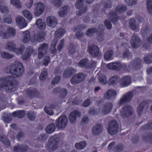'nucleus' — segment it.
<instances>
[{
	"label": "nucleus",
	"mask_w": 152,
	"mask_h": 152,
	"mask_svg": "<svg viewBox=\"0 0 152 152\" xmlns=\"http://www.w3.org/2000/svg\"><path fill=\"white\" fill-rule=\"evenodd\" d=\"M68 123L67 118L65 116H60L56 121L55 125L57 128L59 129L65 128L67 126Z\"/></svg>",
	"instance_id": "nucleus-6"
},
{
	"label": "nucleus",
	"mask_w": 152,
	"mask_h": 152,
	"mask_svg": "<svg viewBox=\"0 0 152 152\" xmlns=\"http://www.w3.org/2000/svg\"><path fill=\"white\" fill-rule=\"evenodd\" d=\"M134 94L132 91H129L124 94L118 102L120 105L126 102H128L132 99L133 97Z\"/></svg>",
	"instance_id": "nucleus-11"
},
{
	"label": "nucleus",
	"mask_w": 152,
	"mask_h": 152,
	"mask_svg": "<svg viewBox=\"0 0 152 152\" xmlns=\"http://www.w3.org/2000/svg\"><path fill=\"white\" fill-rule=\"evenodd\" d=\"M69 8L67 6H64L60 8L58 11V15L61 17H64L69 13Z\"/></svg>",
	"instance_id": "nucleus-20"
},
{
	"label": "nucleus",
	"mask_w": 152,
	"mask_h": 152,
	"mask_svg": "<svg viewBox=\"0 0 152 152\" xmlns=\"http://www.w3.org/2000/svg\"><path fill=\"white\" fill-rule=\"evenodd\" d=\"M149 108L148 102L146 101L141 102L139 107H138L137 112L139 115L142 113H145Z\"/></svg>",
	"instance_id": "nucleus-16"
},
{
	"label": "nucleus",
	"mask_w": 152,
	"mask_h": 152,
	"mask_svg": "<svg viewBox=\"0 0 152 152\" xmlns=\"http://www.w3.org/2000/svg\"><path fill=\"white\" fill-rule=\"evenodd\" d=\"M116 92L113 90H109L104 94V98L106 99H113L116 97Z\"/></svg>",
	"instance_id": "nucleus-21"
},
{
	"label": "nucleus",
	"mask_w": 152,
	"mask_h": 152,
	"mask_svg": "<svg viewBox=\"0 0 152 152\" xmlns=\"http://www.w3.org/2000/svg\"><path fill=\"white\" fill-rule=\"evenodd\" d=\"M132 79L131 77L125 76L121 78L120 83L121 87H124L130 85Z\"/></svg>",
	"instance_id": "nucleus-18"
},
{
	"label": "nucleus",
	"mask_w": 152,
	"mask_h": 152,
	"mask_svg": "<svg viewBox=\"0 0 152 152\" xmlns=\"http://www.w3.org/2000/svg\"><path fill=\"white\" fill-rule=\"evenodd\" d=\"M16 47V44L12 41L7 42L5 46V48L7 50L12 51Z\"/></svg>",
	"instance_id": "nucleus-27"
},
{
	"label": "nucleus",
	"mask_w": 152,
	"mask_h": 152,
	"mask_svg": "<svg viewBox=\"0 0 152 152\" xmlns=\"http://www.w3.org/2000/svg\"><path fill=\"white\" fill-rule=\"evenodd\" d=\"M48 48L49 44L48 43H43L40 45L38 48L39 59L42 58L47 53Z\"/></svg>",
	"instance_id": "nucleus-7"
},
{
	"label": "nucleus",
	"mask_w": 152,
	"mask_h": 152,
	"mask_svg": "<svg viewBox=\"0 0 152 152\" xmlns=\"http://www.w3.org/2000/svg\"><path fill=\"white\" fill-rule=\"evenodd\" d=\"M34 14L36 17H39L44 12L45 10L44 4L41 2L35 3L34 5Z\"/></svg>",
	"instance_id": "nucleus-9"
},
{
	"label": "nucleus",
	"mask_w": 152,
	"mask_h": 152,
	"mask_svg": "<svg viewBox=\"0 0 152 152\" xmlns=\"http://www.w3.org/2000/svg\"><path fill=\"white\" fill-rule=\"evenodd\" d=\"M130 43L132 48H137L141 45V40L137 35L134 34L132 37Z\"/></svg>",
	"instance_id": "nucleus-14"
},
{
	"label": "nucleus",
	"mask_w": 152,
	"mask_h": 152,
	"mask_svg": "<svg viewBox=\"0 0 152 152\" xmlns=\"http://www.w3.org/2000/svg\"><path fill=\"white\" fill-rule=\"evenodd\" d=\"M46 23L48 26L53 28L58 24V19L54 16H50L47 18Z\"/></svg>",
	"instance_id": "nucleus-17"
},
{
	"label": "nucleus",
	"mask_w": 152,
	"mask_h": 152,
	"mask_svg": "<svg viewBox=\"0 0 152 152\" xmlns=\"http://www.w3.org/2000/svg\"><path fill=\"white\" fill-rule=\"evenodd\" d=\"M135 22L136 20L134 18H131L129 23V26L132 30L138 31H139V26L136 24Z\"/></svg>",
	"instance_id": "nucleus-26"
},
{
	"label": "nucleus",
	"mask_w": 152,
	"mask_h": 152,
	"mask_svg": "<svg viewBox=\"0 0 152 152\" xmlns=\"http://www.w3.org/2000/svg\"><path fill=\"white\" fill-rule=\"evenodd\" d=\"M55 126L53 123H51L49 124L46 127V131L48 134H50L53 133L55 130Z\"/></svg>",
	"instance_id": "nucleus-37"
},
{
	"label": "nucleus",
	"mask_w": 152,
	"mask_h": 152,
	"mask_svg": "<svg viewBox=\"0 0 152 152\" xmlns=\"http://www.w3.org/2000/svg\"><path fill=\"white\" fill-rule=\"evenodd\" d=\"M25 113V111L24 110L18 111L13 112L12 115L14 117H17L19 118H21L24 116Z\"/></svg>",
	"instance_id": "nucleus-34"
},
{
	"label": "nucleus",
	"mask_w": 152,
	"mask_h": 152,
	"mask_svg": "<svg viewBox=\"0 0 152 152\" xmlns=\"http://www.w3.org/2000/svg\"><path fill=\"white\" fill-rule=\"evenodd\" d=\"M141 129L143 130H150L152 129V123H148L146 125H144L141 127Z\"/></svg>",
	"instance_id": "nucleus-63"
},
{
	"label": "nucleus",
	"mask_w": 152,
	"mask_h": 152,
	"mask_svg": "<svg viewBox=\"0 0 152 152\" xmlns=\"http://www.w3.org/2000/svg\"><path fill=\"white\" fill-rule=\"evenodd\" d=\"M33 48L31 47H28L26 49V53L23 56V58L26 59L29 57L33 52Z\"/></svg>",
	"instance_id": "nucleus-33"
},
{
	"label": "nucleus",
	"mask_w": 152,
	"mask_h": 152,
	"mask_svg": "<svg viewBox=\"0 0 152 152\" xmlns=\"http://www.w3.org/2000/svg\"><path fill=\"white\" fill-rule=\"evenodd\" d=\"M37 93V91L35 90H28L26 91V94L29 98L33 97Z\"/></svg>",
	"instance_id": "nucleus-53"
},
{
	"label": "nucleus",
	"mask_w": 152,
	"mask_h": 152,
	"mask_svg": "<svg viewBox=\"0 0 152 152\" xmlns=\"http://www.w3.org/2000/svg\"><path fill=\"white\" fill-rule=\"evenodd\" d=\"M97 40L99 42H102L104 39V34L103 31H101L98 32L97 34Z\"/></svg>",
	"instance_id": "nucleus-58"
},
{
	"label": "nucleus",
	"mask_w": 152,
	"mask_h": 152,
	"mask_svg": "<svg viewBox=\"0 0 152 152\" xmlns=\"http://www.w3.org/2000/svg\"><path fill=\"white\" fill-rule=\"evenodd\" d=\"M24 16L26 18L29 20V21L32 19V15L27 10H24L23 11Z\"/></svg>",
	"instance_id": "nucleus-56"
},
{
	"label": "nucleus",
	"mask_w": 152,
	"mask_h": 152,
	"mask_svg": "<svg viewBox=\"0 0 152 152\" xmlns=\"http://www.w3.org/2000/svg\"><path fill=\"white\" fill-rule=\"evenodd\" d=\"M110 20H111L113 23H114L110 19H109V17H108V19L104 21V25L108 29H111L112 27V25L110 21ZM115 22H114V23Z\"/></svg>",
	"instance_id": "nucleus-57"
},
{
	"label": "nucleus",
	"mask_w": 152,
	"mask_h": 152,
	"mask_svg": "<svg viewBox=\"0 0 152 152\" xmlns=\"http://www.w3.org/2000/svg\"><path fill=\"white\" fill-rule=\"evenodd\" d=\"M10 3L13 6L17 8L21 7L22 3L20 0H11Z\"/></svg>",
	"instance_id": "nucleus-41"
},
{
	"label": "nucleus",
	"mask_w": 152,
	"mask_h": 152,
	"mask_svg": "<svg viewBox=\"0 0 152 152\" xmlns=\"http://www.w3.org/2000/svg\"><path fill=\"white\" fill-rule=\"evenodd\" d=\"M103 125L100 123H98L93 126L91 129V133L94 135H97L101 134L103 130Z\"/></svg>",
	"instance_id": "nucleus-15"
},
{
	"label": "nucleus",
	"mask_w": 152,
	"mask_h": 152,
	"mask_svg": "<svg viewBox=\"0 0 152 152\" xmlns=\"http://www.w3.org/2000/svg\"><path fill=\"white\" fill-rule=\"evenodd\" d=\"M86 144L85 142L82 141L79 143H76L75 145V148L78 150H81L84 148L86 146Z\"/></svg>",
	"instance_id": "nucleus-46"
},
{
	"label": "nucleus",
	"mask_w": 152,
	"mask_h": 152,
	"mask_svg": "<svg viewBox=\"0 0 152 152\" xmlns=\"http://www.w3.org/2000/svg\"><path fill=\"white\" fill-rule=\"evenodd\" d=\"M25 49V47L24 45L22 44L20 45V47L19 48H17V47H16L14 49L13 52L18 54H21L22 53Z\"/></svg>",
	"instance_id": "nucleus-39"
},
{
	"label": "nucleus",
	"mask_w": 152,
	"mask_h": 152,
	"mask_svg": "<svg viewBox=\"0 0 152 152\" xmlns=\"http://www.w3.org/2000/svg\"><path fill=\"white\" fill-rule=\"evenodd\" d=\"M28 148V146L26 144L18 145L14 146L13 149L15 152H26Z\"/></svg>",
	"instance_id": "nucleus-22"
},
{
	"label": "nucleus",
	"mask_w": 152,
	"mask_h": 152,
	"mask_svg": "<svg viewBox=\"0 0 152 152\" xmlns=\"http://www.w3.org/2000/svg\"><path fill=\"white\" fill-rule=\"evenodd\" d=\"M88 50L89 53L94 58L99 56L101 55L99 48L96 45H91L89 46L88 48Z\"/></svg>",
	"instance_id": "nucleus-12"
},
{
	"label": "nucleus",
	"mask_w": 152,
	"mask_h": 152,
	"mask_svg": "<svg viewBox=\"0 0 152 152\" xmlns=\"http://www.w3.org/2000/svg\"><path fill=\"white\" fill-rule=\"evenodd\" d=\"M124 148V145L121 144H119L114 148L113 151L115 152H120L122 151Z\"/></svg>",
	"instance_id": "nucleus-50"
},
{
	"label": "nucleus",
	"mask_w": 152,
	"mask_h": 152,
	"mask_svg": "<svg viewBox=\"0 0 152 152\" xmlns=\"http://www.w3.org/2000/svg\"><path fill=\"white\" fill-rule=\"evenodd\" d=\"M23 38L22 39V41L24 43L28 42L30 39V33L28 31H26L23 32Z\"/></svg>",
	"instance_id": "nucleus-30"
},
{
	"label": "nucleus",
	"mask_w": 152,
	"mask_h": 152,
	"mask_svg": "<svg viewBox=\"0 0 152 152\" xmlns=\"http://www.w3.org/2000/svg\"><path fill=\"white\" fill-rule=\"evenodd\" d=\"M118 124L116 121H110L108 123V128L107 129L108 133L111 135L116 134L118 132Z\"/></svg>",
	"instance_id": "nucleus-4"
},
{
	"label": "nucleus",
	"mask_w": 152,
	"mask_h": 152,
	"mask_svg": "<svg viewBox=\"0 0 152 152\" xmlns=\"http://www.w3.org/2000/svg\"><path fill=\"white\" fill-rule=\"evenodd\" d=\"M118 77L117 76H113L109 80L108 83L110 85H115L118 83Z\"/></svg>",
	"instance_id": "nucleus-42"
},
{
	"label": "nucleus",
	"mask_w": 152,
	"mask_h": 152,
	"mask_svg": "<svg viewBox=\"0 0 152 152\" xmlns=\"http://www.w3.org/2000/svg\"><path fill=\"white\" fill-rule=\"evenodd\" d=\"M1 56L3 58L10 59L14 57L13 55L10 54L5 51H3L1 53Z\"/></svg>",
	"instance_id": "nucleus-44"
},
{
	"label": "nucleus",
	"mask_w": 152,
	"mask_h": 152,
	"mask_svg": "<svg viewBox=\"0 0 152 152\" xmlns=\"http://www.w3.org/2000/svg\"><path fill=\"white\" fill-rule=\"evenodd\" d=\"M2 119L4 122L7 123H10L12 120L11 114L7 113H4L3 114Z\"/></svg>",
	"instance_id": "nucleus-36"
},
{
	"label": "nucleus",
	"mask_w": 152,
	"mask_h": 152,
	"mask_svg": "<svg viewBox=\"0 0 152 152\" xmlns=\"http://www.w3.org/2000/svg\"><path fill=\"white\" fill-rule=\"evenodd\" d=\"M18 86L17 82L15 81V79L12 76H8L0 79V90H4L9 92L16 91Z\"/></svg>",
	"instance_id": "nucleus-1"
},
{
	"label": "nucleus",
	"mask_w": 152,
	"mask_h": 152,
	"mask_svg": "<svg viewBox=\"0 0 152 152\" xmlns=\"http://www.w3.org/2000/svg\"><path fill=\"white\" fill-rule=\"evenodd\" d=\"M59 141V139L58 138L51 137L48 140L47 147L50 150H55L58 147Z\"/></svg>",
	"instance_id": "nucleus-5"
},
{
	"label": "nucleus",
	"mask_w": 152,
	"mask_h": 152,
	"mask_svg": "<svg viewBox=\"0 0 152 152\" xmlns=\"http://www.w3.org/2000/svg\"><path fill=\"white\" fill-rule=\"evenodd\" d=\"M10 35L14 36L16 34L15 29L12 27L9 28L7 30Z\"/></svg>",
	"instance_id": "nucleus-64"
},
{
	"label": "nucleus",
	"mask_w": 152,
	"mask_h": 152,
	"mask_svg": "<svg viewBox=\"0 0 152 152\" xmlns=\"http://www.w3.org/2000/svg\"><path fill=\"white\" fill-rule=\"evenodd\" d=\"M113 52L112 50L107 51L104 54V58L105 60L108 61L112 59L113 58Z\"/></svg>",
	"instance_id": "nucleus-29"
},
{
	"label": "nucleus",
	"mask_w": 152,
	"mask_h": 152,
	"mask_svg": "<svg viewBox=\"0 0 152 152\" xmlns=\"http://www.w3.org/2000/svg\"><path fill=\"white\" fill-rule=\"evenodd\" d=\"M0 36L4 39H7L10 37V35L8 32L0 30Z\"/></svg>",
	"instance_id": "nucleus-52"
},
{
	"label": "nucleus",
	"mask_w": 152,
	"mask_h": 152,
	"mask_svg": "<svg viewBox=\"0 0 152 152\" xmlns=\"http://www.w3.org/2000/svg\"><path fill=\"white\" fill-rule=\"evenodd\" d=\"M45 34L44 32H40L37 34L36 37V40H35L34 42L37 41L38 42H41L45 40Z\"/></svg>",
	"instance_id": "nucleus-35"
},
{
	"label": "nucleus",
	"mask_w": 152,
	"mask_h": 152,
	"mask_svg": "<svg viewBox=\"0 0 152 152\" xmlns=\"http://www.w3.org/2000/svg\"><path fill=\"white\" fill-rule=\"evenodd\" d=\"M52 4L57 7H58L62 5V3L61 0H54L52 2Z\"/></svg>",
	"instance_id": "nucleus-62"
},
{
	"label": "nucleus",
	"mask_w": 152,
	"mask_h": 152,
	"mask_svg": "<svg viewBox=\"0 0 152 152\" xmlns=\"http://www.w3.org/2000/svg\"><path fill=\"white\" fill-rule=\"evenodd\" d=\"M89 61L87 58L82 59L79 62L78 65L80 67L88 69Z\"/></svg>",
	"instance_id": "nucleus-28"
},
{
	"label": "nucleus",
	"mask_w": 152,
	"mask_h": 152,
	"mask_svg": "<svg viewBox=\"0 0 152 152\" xmlns=\"http://www.w3.org/2000/svg\"><path fill=\"white\" fill-rule=\"evenodd\" d=\"M85 0H77L75 4V7L77 9L82 8L84 4Z\"/></svg>",
	"instance_id": "nucleus-51"
},
{
	"label": "nucleus",
	"mask_w": 152,
	"mask_h": 152,
	"mask_svg": "<svg viewBox=\"0 0 152 152\" xmlns=\"http://www.w3.org/2000/svg\"><path fill=\"white\" fill-rule=\"evenodd\" d=\"M65 31L63 28H60L56 30L55 32V36L57 37H61L65 34Z\"/></svg>",
	"instance_id": "nucleus-45"
},
{
	"label": "nucleus",
	"mask_w": 152,
	"mask_h": 152,
	"mask_svg": "<svg viewBox=\"0 0 152 152\" xmlns=\"http://www.w3.org/2000/svg\"><path fill=\"white\" fill-rule=\"evenodd\" d=\"M87 28L86 25L84 24H79L75 26L72 28V30L74 32H75L77 31L82 30L86 29Z\"/></svg>",
	"instance_id": "nucleus-38"
},
{
	"label": "nucleus",
	"mask_w": 152,
	"mask_h": 152,
	"mask_svg": "<svg viewBox=\"0 0 152 152\" xmlns=\"http://www.w3.org/2000/svg\"><path fill=\"white\" fill-rule=\"evenodd\" d=\"M16 21L19 28L20 29L25 27L27 25V23L25 22L24 18L22 17L16 18Z\"/></svg>",
	"instance_id": "nucleus-23"
},
{
	"label": "nucleus",
	"mask_w": 152,
	"mask_h": 152,
	"mask_svg": "<svg viewBox=\"0 0 152 152\" xmlns=\"http://www.w3.org/2000/svg\"><path fill=\"white\" fill-rule=\"evenodd\" d=\"M97 28H88L86 31V35L88 37H92L94 34L97 32Z\"/></svg>",
	"instance_id": "nucleus-43"
},
{
	"label": "nucleus",
	"mask_w": 152,
	"mask_h": 152,
	"mask_svg": "<svg viewBox=\"0 0 152 152\" xmlns=\"http://www.w3.org/2000/svg\"><path fill=\"white\" fill-rule=\"evenodd\" d=\"M12 70V75L15 77H20L24 72L22 64L17 61H15L13 64V69Z\"/></svg>",
	"instance_id": "nucleus-2"
},
{
	"label": "nucleus",
	"mask_w": 152,
	"mask_h": 152,
	"mask_svg": "<svg viewBox=\"0 0 152 152\" xmlns=\"http://www.w3.org/2000/svg\"><path fill=\"white\" fill-rule=\"evenodd\" d=\"M143 140L147 142H152V134L151 133H146L142 137Z\"/></svg>",
	"instance_id": "nucleus-31"
},
{
	"label": "nucleus",
	"mask_w": 152,
	"mask_h": 152,
	"mask_svg": "<svg viewBox=\"0 0 152 152\" xmlns=\"http://www.w3.org/2000/svg\"><path fill=\"white\" fill-rule=\"evenodd\" d=\"M45 112L48 114L50 115H53L54 114V112L51 108L48 107H45L44 108Z\"/></svg>",
	"instance_id": "nucleus-59"
},
{
	"label": "nucleus",
	"mask_w": 152,
	"mask_h": 152,
	"mask_svg": "<svg viewBox=\"0 0 152 152\" xmlns=\"http://www.w3.org/2000/svg\"><path fill=\"white\" fill-rule=\"evenodd\" d=\"M147 11L150 13H152V0H147L146 3Z\"/></svg>",
	"instance_id": "nucleus-48"
},
{
	"label": "nucleus",
	"mask_w": 152,
	"mask_h": 152,
	"mask_svg": "<svg viewBox=\"0 0 152 152\" xmlns=\"http://www.w3.org/2000/svg\"><path fill=\"white\" fill-rule=\"evenodd\" d=\"M132 108L130 105L124 106L121 111V116L123 118H128L133 114Z\"/></svg>",
	"instance_id": "nucleus-10"
},
{
	"label": "nucleus",
	"mask_w": 152,
	"mask_h": 152,
	"mask_svg": "<svg viewBox=\"0 0 152 152\" xmlns=\"http://www.w3.org/2000/svg\"><path fill=\"white\" fill-rule=\"evenodd\" d=\"M86 78L85 75L82 73H79L73 76L71 80V83L74 85L82 82Z\"/></svg>",
	"instance_id": "nucleus-13"
},
{
	"label": "nucleus",
	"mask_w": 152,
	"mask_h": 152,
	"mask_svg": "<svg viewBox=\"0 0 152 152\" xmlns=\"http://www.w3.org/2000/svg\"><path fill=\"white\" fill-rule=\"evenodd\" d=\"M80 115L81 114L80 112L77 111H74L71 112L70 115V121L72 123H74L76 121L77 117H80Z\"/></svg>",
	"instance_id": "nucleus-25"
},
{
	"label": "nucleus",
	"mask_w": 152,
	"mask_h": 152,
	"mask_svg": "<svg viewBox=\"0 0 152 152\" xmlns=\"http://www.w3.org/2000/svg\"><path fill=\"white\" fill-rule=\"evenodd\" d=\"M37 27L40 29H44L46 27V23L45 22H43L42 19H39L36 21L35 23Z\"/></svg>",
	"instance_id": "nucleus-32"
},
{
	"label": "nucleus",
	"mask_w": 152,
	"mask_h": 152,
	"mask_svg": "<svg viewBox=\"0 0 152 152\" xmlns=\"http://www.w3.org/2000/svg\"><path fill=\"white\" fill-rule=\"evenodd\" d=\"M68 53L70 54H73L75 52V49L74 45L70 44L68 48Z\"/></svg>",
	"instance_id": "nucleus-60"
},
{
	"label": "nucleus",
	"mask_w": 152,
	"mask_h": 152,
	"mask_svg": "<svg viewBox=\"0 0 152 152\" xmlns=\"http://www.w3.org/2000/svg\"><path fill=\"white\" fill-rule=\"evenodd\" d=\"M27 117L31 121H34L36 118V114L34 112H28L26 114Z\"/></svg>",
	"instance_id": "nucleus-47"
},
{
	"label": "nucleus",
	"mask_w": 152,
	"mask_h": 152,
	"mask_svg": "<svg viewBox=\"0 0 152 152\" xmlns=\"http://www.w3.org/2000/svg\"><path fill=\"white\" fill-rule=\"evenodd\" d=\"M144 61L146 64H150L152 62V54L146 55L144 58Z\"/></svg>",
	"instance_id": "nucleus-49"
},
{
	"label": "nucleus",
	"mask_w": 152,
	"mask_h": 152,
	"mask_svg": "<svg viewBox=\"0 0 152 152\" xmlns=\"http://www.w3.org/2000/svg\"><path fill=\"white\" fill-rule=\"evenodd\" d=\"M0 12L3 13H7L9 12V9L5 5L0 4Z\"/></svg>",
	"instance_id": "nucleus-55"
},
{
	"label": "nucleus",
	"mask_w": 152,
	"mask_h": 152,
	"mask_svg": "<svg viewBox=\"0 0 152 152\" xmlns=\"http://www.w3.org/2000/svg\"><path fill=\"white\" fill-rule=\"evenodd\" d=\"M127 9L124 5L120 4L115 9V12H110L109 14V18L113 22H116L118 19V16L117 15L122 13Z\"/></svg>",
	"instance_id": "nucleus-3"
},
{
	"label": "nucleus",
	"mask_w": 152,
	"mask_h": 152,
	"mask_svg": "<svg viewBox=\"0 0 152 152\" xmlns=\"http://www.w3.org/2000/svg\"><path fill=\"white\" fill-rule=\"evenodd\" d=\"M98 79L99 82L102 84L105 85L107 83L106 76L103 74H99Z\"/></svg>",
	"instance_id": "nucleus-40"
},
{
	"label": "nucleus",
	"mask_w": 152,
	"mask_h": 152,
	"mask_svg": "<svg viewBox=\"0 0 152 152\" xmlns=\"http://www.w3.org/2000/svg\"><path fill=\"white\" fill-rule=\"evenodd\" d=\"M113 107V104L112 103L106 102L104 103L103 106L102 112L104 114H107L110 112Z\"/></svg>",
	"instance_id": "nucleus-19"
},
{
	"label": "nucleus",
	"mask_w": 152,
	"mask_h": 152,
	"mask_svg": "<svg viewBox=\"0 0 152 152\" xmlns=\"http://www.w3.org/2000/svg\"><path fill=\"white\" fill-rule=\"evenodd\" d=\"M142 60L139 58H136L131 61L129 64V67L131 69L137 70L141 69L142 66Z\"/></svg>",
	"instance_id": "nucleus-8"
},
{
	"label": "nucleus",
	"mask_w": 152,
	"mask_h": 152,
	"mask_svg": "<svg viewBox=\"0 0 152 152\" xmlns=\"http://www.w3.org/2000/svg\"><path fill=\"white\" fill-rule=\"evenodd\" d=\"M13 69V64L11 65L8 66L4 68V72L6 73H10L12 74V70Z\"/></svg>",
	"instance_id": "nucleus-61"
},
{
	"label": "nucleus",
	"mask_w": 152,
	"mask_h": 152,
	"mask_svg": "<svg viewBox=\"0 0 152 152\" xmlns=\"http://www.w3.org/2000/svg\"><path fill=\"white\" fill-rule=\"evenodd\" d=\"M76 70L74 68L70 67L65 69L63 73V77L64 78H68L73 74L75 73Z\"/></svg>",
	"instance_id": "nucleus-24"
},
{
	"label": "nucleus",
	"mask_w": 152,
	"mask_h": 152,
	"mask_svg": "<svg viewBox=\"0 0 152 152\" xmlns=\"http://www.w3.org/2000/svg\"><path fill=\"white\" fill-rule=\"evenodd\" d=\"M47 76V71L46 69L43 70L39 76V78L41 80H44Z\"/></svg>",
	"instance_id": "nucleus-54"
}]
</instances>
